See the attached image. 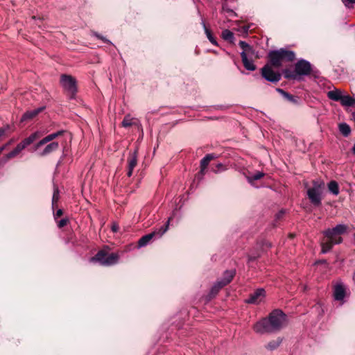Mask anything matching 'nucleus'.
Here are the masks:
<instances>
[{
  "instance_id": "f257e3e1",
  "label": "nucleus",
  "mask_w": 355,
  "mask_h": 355,
  "mask_svg": "<svg viewBox=\"0 0 355 355\" xmlns=\"http://www.w3.org/2000/svg\"><path fill=\"white\" fill-rule=\"evenodd\" d=\"M286 324V315L279 309L273 310L268 317L257 322L252 327L257 334L275 333L280 331Z\"/></svg>"
},
{
  "instance_id": "f03ea898",
  "label": "nucleus",
  "mask_w": 355,
  "mask_h": 355,
  "mask_svg": "<svg viewBox=\"0 0 355 355\" xmlns=\"http://www.w3.org/2000/svg\"><path fill=\"white\" fill-rule=\"evenodd\" d=\"M64 133V130H59L45 136L34 145L33 150H38V155L40 157H45L55 152L58 150L60 144L58 141L54 140Z\"/></svg>"
},
{
  "instance_id": "7ed1b4c3",
  "label": "nucleus",
  "mask_w": 355,
  "mask_h": 355,
  "mask_svg": "<svg viewBox=\"0 0 355 355\" xmlns=\"http://www.w3.org/2000/svg\"><path fill=\"white\" fill-rule=\"evenodd\" d=\"M347 230L346 225L339 224L332 229L329 228L324 231L325 239L322 242V252L327 253L334 245L341 243L343 242L341 235L345 234Z\"/></svg>"
},
{
  "instance_id": "20e7f679",
  "label": "nucleus",
  "mask_w": 355,
  "mask_h": 355,
  "mask_svg": "<svg viewBox=\"0 0 355 355\" xmlns=\"http://www.w3.org/2000/svg\"><path fill=\"white\" fill-rule=\"evenodd\" d=\"M44 134V132L37 130L23 139L12 151L0 159V167L3 166L9 159L17 157L24 149L41 138Z\"/></svg>"
},
{
  "instance_id": "39448f33",
  "label": "nucleus",
  "mask_w": 355,
  "mask_h": 355,
  "mask_svg": "<svg viewBox=\"0 0 355 355\" xmlns=\"http://www.w3.org/2000/svg\"><path fill=\"white\" fill-rule=\"evenodd\" d=\"M268 57L270 59V66L279 68L282 66V61L286 60L291 62L294 60L295 58V54L292 51L280 49L279 50L270 51L268 54Z\"/></svg>"
},
{
  "instance_id": "423d86ee",
  "label": "nucleus",
  "mask_w": 355,
  "mask_h": 355,
  "mask_svg": "<svg viewBox=\"0 0 355 355\" xmlns=\"http://www.w3.org/2000/svg\"><path fill=\"white\" fill-rule=\"evenodd\" d=\"M312 184L306 191L307 196L313 206L319 207L322 204L324 182L320 180H313Z\"/></svg>"
},
{
  "instance_id": "0eeeda50",
  "label": "nucleus",
  "mask_w": 355,
  "mask_h": 355,
  "mask_svg": "<svg viewBox=\"0 0 355 355\" xmlns=\"http://www.w3.org/2000/svg\"><path fill=\"white\" fill-rule=\"evenodd\" d=\"M119 255L117 253H109L105 250L98 252L95 257L91 258V261H98L103 266H112L118 262Z\"/></svg>"
},
{
  "instance_id": "6e6552de",
  "label": "nucleus",
  "mask_w": 355,
  "mask_h": 355,
  "mask_svg": "<svg viewBox=\"0 0 355 355\" xmlns=\"http://www.w3.org/2000/svg\"><path fill=\"white\" fill-rule=\"evenodd\" d=\"M60 84L67 94L73 98L76 92V79L69 75L63 74L60 77Z\"/></svg>"
},
{
  "instance_id": "1a4fd4ad",
  "label": "nucleus",
  "mask_w": 355,
  "mask_h": 355,
  "mask_svg": "<svg viewBox=\"0 0 355 355\" xmlns=\"http://www.w3.org/2000/svg\"><path fill=\"white\" fill-rule=\"evenodd\" d=\"M169 222L170 218L165 225L150 234L143 236L138 241V246L139 248L146 246L155 236L161 237L168 230Z\"/></svg>"
},
{
  "instance_id": "9d476101",
  "label": "nucleus",
  "mask_w": 355,
  "mask_h": 355,
  "mask_svg": "<svg viewBox=\"0 0 355 355\" xmlns=\"http://www.w3.org/2000/svg\"><path fill=\"white\" fill-rule=\"evenodd\" d=\"M234 275L235 272L234 270H227L224 273L223 278L217 282L211 288L210 292L211 297L215 296L220 288L228 284L232 280Z\"/></svg>"
},
{
  "instance_id": "9b49d317",
  "label": "nucleus",
  "mask_w": 355,
  "mask_h": 355,
  "mask_svg": "<svg viewBox=\"0 0 355 355\" xmlns=\"http://www.w3.org/2000/svg\"><path fill=\"white\" fill-rule=\"evenodd\" d=\"M261 74L266 80L272 83H277L281 78L280 73L274 71L270 64H266L262 68Z\"/></svg>"
},
{
  "instance_id": "f8f14e48",
  "label": "nucleus",
  "mask_w": 355,
  "mask_h": 355,
  "mask_svg": "<svg viewBox=\"0 0 355 355\" xmlns=\"http://www.w3.org/2000/svg\"><path fill=\"white\" fill-rule=\"evenodd\" d=\"M266 291L263 288H257L245 300L248 304H259L264 300Z\"/></svg>"
},
{
  "instance_id": "ddd939ff",
  "label": "nucleus",
  "mask_w": 355,
  "mask_h": 355,
  "mask_svg": "<svg viewBox=\"0 0 355 355\" xmlns=\"http://www.w3.org/2000/svg\"><path fill=\"white\" fill-rule=\"evenodd\" d=\"M295 72L297 76H306L311 71V64L304 60H299L295 65Z\"/></svg>"
},
{
  "instance_id": "4468645a",
  "label": "nucleus",
  "mask_w": 355,
  "mask_h": 355,
  "mask_svg": "<svg viewBox=\"0 0 355 355\" xmlns=\"http://www.w3.org/2000/svg\"><path fill=\"white\" fill-rule=\"evenodd\" d=\"M128 177H130L132 174V171L137 164V151L135 150L132 153H130L128 159Z\"/></svg>"
},
{
  "instance_id": "2eb2a0df",
  "label": "nucleus",
  "mask_w": 355,
  "mask_h": 355,
  "mask_svg": "<svg viewBox=\"0 0 355 355\" xmlns=\"http://www.w3.org/2000/svg\"><path fill=\"white\" fill-rule=\"evenodd\" d=\"M345 296V288L342 284L335 285L334 288V297L337 301H343Z\"/></svg>"
},
{
  "instance_id": "dca6fc26",
  "label": "nucleus",
  "mask_w": 355,
  "mask_h": 355,
  "mask_svg": "<svg viewBox=\"0 0 355 355\" xmlns=\"http://www.w3.org/2000/svg\"><path fill=\"white\" fill-rule=\"evenodd\" d=\"M253 55H245V53H241L242 62L245 68L250 71H254L255 69V65L254 64L251 58Z\"/></svg>"
},
{
  "instance_id": "f3484780",
  "label": "nucleus",
  "mask_w": 355,
  "mask_h": 355,
  "mask_svg": "<svg viewBox=\"0 0 355 355\" xmlns=\"http://www.w3.org/2000/svg\"><path fill=\"white\" fill-rule=\"evenodd\" d=\"M214 156L211 154L207 155L200 162V173L201 175H204L205 174V170L209 165L210 161L213 159Z\"/></svg>"
},
{
  "instance_id": "a211bd4d",
  "label": "nucleus",
  "mask_w": 355,
  "mask_h": 355,
  "mask_svg": "<svg viewBox=\"0 0 355 355\" xmlns=\"http://www.w3.org/2000/svg\"><path fill=\"white\" fill-rule=\"evenodd\" d=\"M343 96V92L340 89H334L328 92L327 96L329 99L335 101H340L341 99V97Z\"/></svg>"
},
{
  "instance_id": "6ab92c4d",
  "label": "nucleus",
  "mask_w": 355,
  "mask_h": 355,
  "mask_svg": "<svg viewBox=\"0 0 355 355\" xmlns=\"http://www.w3.org/2000/svg\"><path fill=\"white\" fill-rule=\"evenodd\" d=\"M340 101L343 106L355 107V98L349 95H343Z\"/></svg>"
},
{
  "instance_id": "aec40b11",
  "label": "nucleus",
  "mask_w": 355,
  "mask_h": 355,
  "mask_svg": "<svg viewBox=\"0 0 355 355\" xmlns=\"http://www.w3.org/2000/svg\"><path fill=\"white\" fill-rule=\"evenodd\" d=\"M41 110H42V109H37V110H34L27 111L26 112H25L23 114L21 121H24L26 120L33 119L35 116H36L38 114V113Z\"/></svg>"
},
{
  "instance_id": "412c9836",
  "label": "nucleus",
  "mask_w": 355,
  "mask_h": 355,
  "mask_svg": "<svg viewBox=\"0 0 355 355\" xmlns=\"http://www.w3.org/2000/svg\"><path fill=\"white\" fill-rule=\"evenodd\" d=\"M136 124L137 119L132 117L130 114L126 115L121 123L122 126L124 128L130 127Z\"/></svg>"
},
{
  "instance_id": "4be33fe9",
  "label": "nucleus",
  "mask_w": 355,
  "mask_h": 355,
  "mask_svg": "<svg viewBox=\"0 0 355 355\" xmlns=\"http://www.w3.org/2000/svg\"><path fill=\"white\" fill-rule=\"evenodd\" d=\"M239 46L243 49V52L241 53H245V55H254L252 48L245 42L240 41Z\"/></svg>"
},
{
  "instance_id": "5701e85b",
  "label": "nucleus",
  "mask_w": 355,
  "mask_h": 355,
  "mask_svg": "<svg viewBox=\"0 0 355 355\" xmlns=\"http://www.w3.org/2000/svg\"><path fill=\"white\" fill-rule=\"evenodd\" d=\"M282 343V339L278 338L277 340L270 341L266 345V348L268 350H274L277 349Z\"/></svg>"
},
{
  "instance_id": "b1692460",
  "label": "nucleus",
  "mask_w": 355,
  "mask_h": 355,
  "mask_svg": "<svg viewBox=\"0 0 355 355\" xmlns=\"http://www.w3.org/2000/svg\"><path fill=\"white\" fill-rule=\"evenodd\" d=\"M328 189L330 192H331L334 195H338L339 193V187L338 183L332 180L328 184Z\"/></svg>"
},
{
  "instance_id": "393cba45",
  "label": "nucleus",
  "mask_w": 355,
  "mask_h": 355,
  "mask_svg": "<svg viewBox=\"0 0 355 355\" xmlns=\"http://www.w3.org/2000/svg\"><path fill=\"white\" fill-rule=\"evenodd\" d=\"M339 130L343 136L347 137L349 135L351 128L347 123H343L339 124Z\"/></svg>"
},
{
  "instance_id": "a878e982",
  "label": "nucleus",
  "mask_w": 355,
  "mask_h": 355,
  "mask_svg": "<svg viewBox=\"0 0 355 355\" xmlns=\"http://www.w3.org/2000/svg\"><path fill=\"white\" fill-rule=\"evenodd\" d=\"M222 37L223 40L233 42L234 39V34L230 30L225 29L222 32Z\"/></svg>"
},
{
  "instance_id": "bb28decb",
  "label": "nucleus",
  "mask_w": 355,
  "mask_h": 355,
  "mask_svg": "<svg viewBox=\"0 0 355 355\" xmlns=\"http://www.w3.org/2000/svg\"><path fill=\"white\" fill-rule=\"evenodd\" d=\"M202 25H203V27L205 28V32L207 35V38L209 39V40L210 41V42L216 46H217V42L216 40V39L213 37V35H211L210 31L206 27V25L205 24L204 21L202 22Z\"/></svg>"
},
{
  "instance_id": "cd10ccee",
  "label": "nucleus",
  "mask_w": 355,
  "mask_h": 355,
  "mask_svg": "<svg viewBox=\"0 0 355 355\" xmlns=\"http://www.w3.org/2000/svg\"><path fill=\"white\" fill-rule=\"evenodd\" d=\"M284 76L287 79H296L297 74L294 71H291L290 69H285L283 71Z\"/></svg>"
},
{
  "instance_id": "c85d7f7f",
  "label": "nucleus",
  "mask_w": 355,
  "mask_h": 355,
  "mask_svg": "<svg viewBox=\"0 0 355 355\" xmlns=\"http://www.w3.org/2000/svg\"><path fill=\"white\" fill-rule=\"evenodd\" d=\"M59 190L58 187H54L53 194L52 198V207H54L59 200Z\"/></svg>"
},
{
  "instance_id": "c756f323",
  "label": "nucleus",
  "mask_w": 355,
  "mask_h": 355,
  "mask_svg": "<svg viewBox=\"0 0 355 355\" xmlns=\"http://www.w3.org/2000/svg\"><path fill=\"white\" fill-rule=\"evenodd\" d=\"M264 176L262 172H257L254 175L248 177V181L252 183L253 181L258 180Z\"/></svg>"
},
{
  "instance_id": "7c9ffc66",
  "label": "nucleus",
  "mask_w": 355,
  "mask_h": 355,
  "mask_svg": "<svg viewBox=\"0 0 355 355\" xmlns=\"http://www.w3.org/2000/svg\"><path fill=\"white\" fill-rule=\"evenodd\" d=\"M277 90L278 92L282 94L288 101H289L291 102H295V100L293 96H292V95L289 94L288 93L284 92L282 89H277Z\"/></svg>"
},
{
  "instance_id": "2f4dec72",
  "label": "nucleus",
  "mask_w": 355,
  "mask_h": 355,
  "mask_svg": "<svg viewBox=\"0 0 355 355\" xmlns=\"http://www.w3.org/2000/svg\"><path fill=\"white\" fill-rule=\"evenodd\" d=\"M67 223H68L67 218H62L58 222V227L62 228V227H64L65 225H67Z\"/></svg>"
},
{
  "instance_id": "473e14b6",
  "label": "nucleus",
  "mask_w": 355,
  "mask_h": 355,
  "mask_svg": "<svg viewBox=\"0 0 355 355\" xmlns=\"http://www.w3.org/2000/svg\"><path fill=\"white\" fill-rule=\"evenodd\" d=\"M343 1L347 7L352 6V5L355 3V0H343Z\"/></svg>"
},
{
  "instance_id": "72a5a7b5",
  "label": "nucleus",
  "mask_w": 355,
  "mask_h": 355,
  "mask_svg": "<svg viewBox=\"0 0 355 355\" xmlns=\"http://www.w3.org/2000/svg\"><path fill=\"white\" fill-rule=\"evenodd\" d=\"M63 212L62 209H58L55 214H54L55 218H57L58 217H60L62 215Z\"/></svg>"
},
{
  "instance_id": "f704fd0d",
  "label": "nucleus",
  "mask_w": 355,
  "mask_h": 355,
  "mask_svg": "<svg viewBox=\"0 0 355 355\" xmlns=\"http://www.w3.org/2000/svg\"><path fill=\"white\" fill-rule=\"evenodd\" d=\"M216 168H217V169L213 168V171H214L215 173L218 172V171L220 170V168H224V166H223V165L222 164H218L216 165Z\"/></svg>"
},
{
  "instance_id": "c9c22d12",
  "label": "nucleus",
  "mask_w": 355,
  "mask_h": 355,
  "mask_svg": "<svg viewBox=\"0 0 355 355\" xmlns=\"http://www.w3.org/2000/svg\"><path fill=\"white\" fill-rule=\"evenodd\" d=\"M284 214V211L281 210L279 213H277L276 214L277 219H280L283 216Z\"/></svg>"
},
{
  "instance_id": "e433bc0d",
  "label": "nucleus",
  "mask_w": 355,
  "mask_h": 355,
  "mask_svg": "<svg viewBox=\"0 0 355 355\" xmlns=\"http://www.w3.org/2000/svg\"><path fill=\"white\" fill-rule=\"evenodd\" d=\"M112 230L113 232H116L119 230V227L116 225H113L112 227Z\"/></svg>"
},
{
  "instance_id": "4c0bfd02",
  "label": "nucleus",
  "mask_w": 355,
  "mask_h": 355,
  "mask_svg": "<svg viewBox=\"0 0 355 355\" xmlns=\"http://www.w3.org/2000/svg\"><path fill=\"white\" fill-rule=\"evenodd\" d=\"M12 140H10L8 143L4 144L2 147H4V150H5L9 145H10L12 144Z\"/></svg>"
},
{
  "instance_id": "58836bf2",
  "label": "nucleus",
  "mask_w": 355,
  "mask_h": 355,
  "mask_svg": "<svg viewBox=\"0 0 355 355\" xmlns=\"http://www.w3.org/2000/svg\"><path fill=\"white\" fill-rule=\"evenodd\" d=\"M249 26H243L242 28H243V33H248V31H249Z\"/></svg>"
},
{
  "instance_id": "ea45409f",
  "label": "nucleus",
  "mask_w": 355,
  "mask_h": 355,
  "mask_svg": "<svg viewBox=\"0 0 355 355\" xmlns=\"http://www.w3.org/2000/svg\"><path fill=\"white\" fill-rule=\"evenodd\" d=\"M4 150V147H0V154Z\"/></svg>"
},
{
  "instance_id": "a19ab883",
  "label": "nucleus",
  "mask_w": 355,
  "mask_h": 355,
  "mask_svg": "<svg viewBox=\"0 0 355 355\" xmlns=\"http://www.w3.org/2000/svg\"><path fill=\"white\" fill-rule=\"evenodd\" d=\"M252 259H253V258L252 257H249V261H252Z\"/></svg>"
}]
</instances>
